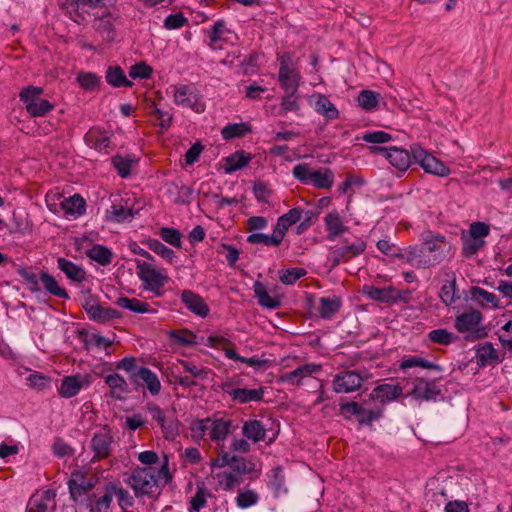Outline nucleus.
I'll return each mask as SVG.
<instances>
[{
	"label": "nucleus",
	"instance_id": "ea45409f",
	"mask_svg": "<svg viewBox=\"0 0 512 512\" xmlns=\"http://www.w3.org/2000/svg\"><path fill=\"white\" fill-rule=\"evenodd\" d=\"M242 434L247 439L257 443L265 440L266 428L259 420H248L242 426Z\"/></svg>",
	"mask_w": 512,
	"mask_h": 512
},
{
	"label": "nucleus",
	"instance_id": "c756f323",
	"mask_svg": "<svg viewBox=\"0 0 512 512\" xmlns=\"http://www.w3.org/2000/svg\"><path fill=\"white\" fill-rule=\"evenodd\" d=\"M232 420L224 418L211 419L209 423V438L211 441L224 442L231 433Z\"/></svg>",
	"mask_w": 512,
	"mask_h": 512
},
{
	"label": "nucleus",
	"instance_id": "f257e3e1",
	"mask_svg": "<svg viewBox=\"0 0 512 512\" xmlns=\"http://www.w3.org/2000/svg\"><path fill=\"white\" fill-rule=\"evenodd\" d=\"M166 94L173 99L177 106L189 108L196 113L205 111V103L202 101L199 91L191 85H170L166 89Z\"/></svg>",
	"mask_w": 512,
	"mask_h": 512
},
{
	"label": "nucleus",
	"instance_id": "f704fd0d",
	"mask_svg": "<svg viewBox=\"0 0 512 512\" xmlns=\"http://www.w3.org/2000/svg\"><path fill=\"white\" fill-rule=\"evenodd\" d=\"M212 478L217 483V489L226 492H233L242 482L240 475L228 471H221L212 474Z\"/></svg>",
	"mask_w": 512,
	"mask_h": 512
},
{
	"label": "nucleus",
	"instance_id": "bf43d9fd",
	"mask_svg": "<svg viewBox=\"0 0 512 512\" xmlns=\"http://www.w3.org/2000/svg\"><path fill=\"white\" fill-rule=\"evenodd\" d=\"M497 335L503 349L512 353V319L498 329Z\"/></svg>",
	"mask_w": 512,
	"mask_h": 512
},
{
	"label": "nucleus",
	"instance_id": "7c9ffc66",
	"mask_svg": "<svg viewBox=\"0 0 512 512\" xmlns=\"http://www.w3.org/2000/svg\"><path fill=\"white\" fill-rule=\"evenodd\" d=\"M303 217V209L295 207L290 209L287 213L281 215L277 219V223L274 227L275 232L283 240L288 229L299 222Z\"/></svg>",
	"mask_w": 512,
	"mask_h": 512
},
{
	"label": "nucleus",
	"instance_id": "ddd939ff",
	"mask_svg": "<svg viewBox=\"0 0 512 512\" xmlns=\"http://www.w3.org/2000/svg\"><path fill=\"white\" fill-rule=\"evenodd\" d=\"M82 306L89 318L99 323H106L120 317L117 310L110 307H103L92 296L85 297Z\"/></svg>",
	"mask_w": 512,
	"mask_h": 512
},
{
	"label": "nucleus",
	"instance_id": "0eeeda50",
	"mask_svg": "<svg viewBox=\"0 0 512 512\" xmlns=\"http://www.w3.org/2000/svg\"><path fill=\"white\" fill-rule=\"evenodd\" d=\"M136 273L145 289L152 291L156 296L162 295V288L169 279L165 273H162L153 264L141 261H137Z\"/></svg>",
	"mask_w": 512,
	"mask_h": 512
},
{
	"label": "nucleus",
	"instance_id": "774afa93",
	"mask_svg": "<svg viewBox=\"0 0 512 512\" xmlns=\"http://www.w3.org/2000/svg\"><path fill=\"white\" fill-rule=\"evenodd\" d=\"M456 279L455 277L443 284L440 290V297L446 305H451L458 298L456 296Z\"/></svg>",
	"mask_w": 512,
	"mask_h": 512
},
{
	"label": "nucleus",
	"instance_id": "09e8293b",
	"mask_svg": "<svg viewBox=\"0 0 512 512\" xmlns=\"http://www.w3.org/2000/svg\"><path fill=\"white\" fill-rule=\"evenodd\" d=\"M106 81L113 87H131L133 83L128 80L119 66L109 67L106 71Z\"/></svg>",
	"mask_w": 512,
	"mask_h": 512
},
{
	"label": "nucleus",
	"instance_id": "20e7f679",
	"mask_svg": "<svg viewBox=\"0 0 512 512\" xmlns=\"http://www.w3.org/2000/svg\"><path fill=\"white\" fill-rule=\"evenodd\" d=\"M126 483L133 489L136 496L152 495L158 488L156 471L152 468H136Z\"/></svg>",
	"mask_w": 512,
	"mask_h": 512
},
{
	"label": "nucleus",
	"instance_id": "e433bc0d",
	"mask_svg": "<svg viewBox=\"0 0 512 512\" xmlns=\"http://www.w3.org/2000/svg\"><path fill=\"white\" fill-rule=\"evenodd\" d=\"M61 208L67 217L77 218L85 213L86 202L80 195L75 194L65 198L61 202Z\"/></svg>",
	"mask_w": 512,
	"mask_h": 512
},
{
	"label": "nucleus",
	"instance_id": "c9c22d12",
	"mask_svg": "<svg viewBox=\"0 0 512 512\" xmlns=\"http://www.w3.org/2000/svg\"><path fill=\"white\" fill-rule=\"evenodd\" d=\"M230 30L226 27L223 20L217 21L209 31V47L212 49H221L222 43L228 41Z\"/></svg>",
	"mask_w": 512,
	"mask_h": 512
},
{
	"label": "nucleus",
	"instance_id": "0e129e2a",
	"mask_svg": "<svg viewBox=\"0 0 512 512\" xmlns=\"http://www.w3.org/2000/svg\"><path fill=\"white\" fill-rule=\"evenodd\" d=\"M379 97L380 95L377 92L363 90L358 96V103L363 109L370 111L378 105Z\"/></svg>",
	"mask_w": 512,
	"mask_h": 512
},
{
	"label": "nucleus",
	"instance_id": "49530a36",
	"mask_svg": "<svg viewBox=\"0 0 512 512\" xmlns=\"http://www.w3.org/2000/svg\"><path fill=\"white\" fill-rule=\"evenodd\" d=\"M253 289L255 296L258 299V303L261 306L269 309H275L280 306V300L276 297L270 296L263 283L256 281Z\"/></svg>",
	"mask_w": 512,
	"mask_h": 512
},
{
	"label": "nucleus",
	"instance_id": "aec40b11",
	"mask_svg": "<svg viewBox=\"0 0 512 512\" xmlns=\"http://www.w3.org/2000/svg\"><path fill=\"white\" fill-rule=\"evenodd\" d=\"M116 21V16L109 11H105L101 16L94 19L93 27L104 41L112 42L116 38Z\"/></svg>",
	"mask_w": 512,
	"mask_h": 512
},
{
	"label": "nucleus",
	"instance_id": "4468645a",
	"mask_svg": "<svg viewBox=\"0 0 512 512\" xmlns=\"http://www.w3.org/2000/svg\"><path fill=\"white\" fill-rule=\"evenodd\" d=\"M130 381L136 387L146 389L152 396L159 395L162 388L157 374L144 366L131 375Z\"/></svg>",
	"mask_w": 512,
	"mask_h": 512
},
{
	"label": "nucleus",
	"instance_id": "2f4dec72",
	"mask_svg": "<svg viewBox=\"0 0 512 512\" xmlns=\"http://www.w3.org/2000/svg\"><path fill=\"white\" fill-rule=\"evenodd\" d=\"M264 388L260 387L258 389H247V388H236L229 391V395L232 400L245 404L249 402H259L263 400L264 397Z\"/></svg>",
	"mask_w": 512,
	"mask_h": 512
},
{
	"label": "nucleus",
	"instance_id": "052dcab7",
	"mask_svg": "<svg viewBox=\"0 0 512 512\" xmlns=\"http://www.w3.org/2000/svg\"><path fill=\"white\" fill-rule=\"evenodd\" d=\"M150 250L162 257L164 260L172 263L175 258V253L172 249L165 246L162 242L157 239H150L147 242Z\"/></svg>",
	"mask_w": 512,
	"mask_h": 512
},
{
	"label": "nucleus",
	"instance_id": "6e6552de",
	"mask_svg": "<svg viewBox=\"0 0 512 512\" xmlns=\"http://www.w3.org/2000/svg\"><path fill=\"white\" fill-rule=\"evenodd\" d=\"M411 155L427 173L440 177L448 176L450 174V169L443 162L428 153L419 145L411 146Z\"/></svg>",
	"mask_w": 512,
	"mask_h": 512
},
{
	"label": "nucleus",
	"instance_id": "de8ad7c7",
	"mask_svg": "<svg viewBox=\"0 0 512 512\" xmlns=\"http://www.w3.org/2000/svg\"><path fill=\"white\" fill-rule=\"evenodd\" d=\"M251 159V156L244 151H237L225 158L224 170L226 173H232L245 167Z\"/></svg>",
	"mask_w": 512,
	"mask_h": 512
},
{
	"label": "nucleus",
	"instance_id": "6e6d98bb",
	"mask_svg": "<svg viewBox=\"0 0 512 512\" xmlns=\"http://www.w3.org/2000/svg\"><path fill=\"white\" fill-rule=\"evenodd\" d=\"M250 131V126L247 123H235L225 126L222 129L221 134L224 139H233L243 137Z\"/></svg>",
	"mask_w": 512,
	"mask_h": 512
},
{
	"label": "nucleus",
	"instance_id": "864d4df0",
	"mask_svg": "<svg viewBox=\"0 0 512 512\" xmlns=\"http://www.w3.org/2000/svg\"><path fill=\"white\" fill-rule=\"evenodd\" d=\"M259 501V494L251 489L240 490L235 498L237 507L247 509L256 505Z\"/></svg>",
	"mask_w": 512,
	"mask_h": 512
},
{
	"label": "nucleus",
	"instance_id": "c03bdc74",
	"mask_svg": "<svg viewBox=\"0 0 512 512\" xmlns=\"http://www.w3.org/2000/svg\"><path fill=\"white\" fill-rule=\"evenodd\" d=\"M40 281L42 282L44 289L51 295L63 299L68 298V293L66 292V290L60 287L55 277L50 275L46 271L40 272Z\"/></svg>",
	"mask_w": 512,
	"mask_h": 512
},
{
	"label": "nucleus",
	"instance_id": "338daca9",
	"mask_svg": "<svg viewBox=\"0 0 512 512\" xmlns=\"http://www.w3.org/2000/svg\"><path fill=\"white\" fill-rule=\"evenodd\" d=\"M306 273L304 268L282 269L279 271V278L283 284L291 285L305 276Z\"/></svg>",
	"mask_w": 512,
	"mask_h": 512
},
{
	"label": "nucleus",
	"instance_id": "5fc2aeb1",
	"mask_svg": "<svg viewBox=\"0 0 512 512\" xmlns=\"http://www.w3.org/2000/svg\"><path fill=\"white\" fill-rule=\"evenodd\" d=\"M399 367L403 370L413 368V367H420L424 369H435L437 371H440L441 368L432 362L427 361L426 359L418 356H411L408 358H404Z\"/></svg>",
	"mask_w": 512,
	"mask_h": 512
},
{
	"label": "nucleus",
	"instance_id": "79ce46f5",
	"mask_svg": "<svg viewBox=\"0 0 512 512\" xmlns=\"http://www.w3.org/2000/svg\"><path fill=\"white\" fill-rule=\"evenodd\" d=\"M85 141L91 148L101 152L109 146L110 137L106 132L92 128L86 133Z\"/></svg>",
	"mask_w": 512,
	"mask_h": 512
},
{
	"label": "nucleus",
	"instance_id": "58836bf2",
	"mask_svg": "<svg viewBox=\"0 0 512 512\" xmlns=\"http://www.w3.org/2000/svg\"><path fill=\"white\" fill-rule=\"evenodd\" d=\"M106 213L107 218L115 222H123L133 218L135 215V212L128 204V200L123 199L119 203H114Z\"/></svg>",
	"mask_w": 512,
	"mask_h": 512
},
{
	"label": "nucleus",
	"instance_id": "1a4fd4ad",
	"mask_svg": "<svg viewBox=\"0 0 512 512\" xmlns=\"http://www.w3.org/2000/svg\"><path fill=\"white\" fill-rule=\"evenodd\" d=\"M422 245L435 265L442 262L451 250V244L444 236L430 232L423 238Z\"/></svg>",
	"mask_w": 512,
	"mask_h": 512
},
{
	"label": "nucleus",
	"instance_id": "a878e982",
	"mask_svg": "<svg viewBox=\"0 0 512 512\" xmlns=\"http://www.w3.org/2000/svg\"><path fill=\"white\" fill-rule=\"evenodd\" d=\"M441 394V390L435 381L416 379L411 395L418 400H435Z\"/></svg>",
	"mask_w": 512,
	"mask_h": 512
},
{
	"label": "nucleus",
	"instance_id": "473e14b6",
	"mask_svg": "<svg viewBox=\"0 0 512 512\" xmlns=\"http://www.w3.org/2000/svg\"><path fill=\"white\" fill-rule=\"evenodd\" d=\"M471 298L476 301L483 308H499L500 299L492 292H489L478 286H473L470 289Z\"/></svg>",
	"mask_w": 512,
	"mask_h": 512
},
{
	"label": "nucleus",
	"instance_id": "8fccbe9b",
	"mask_svg": "<svg viewBox=\"0 0 512 512\" xmlns=\"http://www.w3.org/2000/svg\"><path fill=\"white\" fill-rule=\"evenodd\" d=\"M319 314L322 318H331L337 313L341 307L340 298L334 297H322L319 300Z\"/></svg>",
	"mask_w": 512,
	"mask_h": 512
},
{
	"label": "nucleus",
	"instance_id": "5701e85b",
	"mask_svg": "<svg viewBox=\"0 0 512 512\" xmlns=\"http://www.w3.org/2000/svg\"><path fill=\"white\" fill-rule=\"evenodd\" d=\"M181 301L190 312L202 318L208 316L210 312L204 299L191 290H183L181 292Z\"/></svg>",
	"mask_w": 512,
	"mask_h": 512
},
{
	"label": "nucleus",
	"instance_id": "cd10ccee",
	"mask_svg": "<svg viewBox=\"0 0 512 512\" xmlns=\"http://www.w3.org/2000/svg\"><path fill=\"white\" fill-rule=\"evenodd\" d=\"M401 394L402 388L399 385L381 384L370 393V399L385 405L399 398Z\"/></svg>",
	"mask_w": 512,
	"mask_h": 512
},
{
	"label": "nucleus",
	"instance_id": "2eb2a0df",
	"mask_svg": "<svg viewBox=\"0 0 512 512\" xmlns=\"http://www.w3.org/2000/svg\"><path fill=\"white\" fill-rule=\"evenodd\" d=\"M475 359L479 367L494 366L505 359V352L496 349L491 342L485 341L475 347Z\"/></svg>",
	"mask_w": 512,
	"mask_h": 512
},
{
	"label": "nucleus",
	"instance_id": "423d86ee",
	"mask_svg": "<svg viewBox=\"0 0 512 512\" xmlns=\"http://www.w3.org/2000/svg\"><path fill=\"white\" fill-rule=\"evenodd\" d=\"M366 249V243L356 238L353 241L344 239L341 245H336L330 248L328 256V263H330L331 269L337 267L339 264L348 262L354 257L361 255Z\"/></svg>",
	"mask_w": 512,
	"mask_h": 512
},
{
	"label": "nucleus",
	"instance_id": "13d9d810",
	"mask_svg": "<svg viewBox=\"0 0 512 512\" xmlns=\"http://www.w3.org/2000/svg\"><path fill=\"white\" fill-rule=\"evenodd\" d=\"M87 255L90 259L98 262L101 265H107L112 260L111 251L101 245H95L88 250Z\"/></svg>",
	"mask_w": 512,
	"mask_h": 512
},
{
	"label": "nucleus",
	"instance_id": "9d476101",
	"mask_svg": "<svg viewBox=\"0 0 512 512\" xmlns=\"http://www.w3.org/2000/svg\"><path fill=\"white\" fill-rule=\"evenodd\" d=\"M113 444L112 430L108 426L101 427L94 433L90 447L94 453L93 461L109 457Z\"/></svg>",
	"mask_w": 512,
	"mask_h": 512
},
{
	"label": "nucleus",
	"instance_id": "4d7b16f0",
	"mask_svg": "<svg viewBox=\"0 0 512 512\" xmlns=\"http://www.w3.org/2000/svg\"><path fill=\"white\" fill-rule=\"evenodd\" d=\"M270 481L269 485L273 489L274 494L276 496H279L282 492H286V488L284 487L285 484V477L284 473L281 467L277 466L274 467L271 470V473L269 475Z\"/></svg>",
	"mask_w": 512,
	"mask_h": 512
},
{
	"label": "nucleus",
	"instance_id": "7ed1b4c3",
	"mask_svg": "<svg viewBox=\"0 0 512 512\" xmlns=\"http://www.w3.org/2000/svg\"><path fill=\"white\" fill-rule=\"evenodd\" d=\"M44 90L38 86H27L19 94L20 100L24 103L26 111L32 117H43L51 110L54 105L41 96Z\"/></svg>",
	"mask_w": 512,
	"mask_h": 512
},
{
	"label": "nucleus",
	"instance_id": "a18cd8bd",
	"mask_svg": "<svg viewBox=\"0 0 512 512\" xmlns=\"http://www.w3.org/2000/svg\"><path fill=\"white\" fill-rule=\"evenodd\" d=\"M119 307L132 311L134 313H149L155 312L152 310L148 303L138 300L136 298H128L125 296L117 298L115 302Z\"/></svg>",
	"mask_w": 512,
	"mask_h": 512
},
{
	"label": "nucleus",
	"instance_id": "4c0bfd02",
	"mask_svg": "<svg viewBox=\"0 0 512 512\" xmlns=\"http://www.w3.org/2000/svg\"><path fill=\"white\" fill-rule=\"evenodd\" d=\"M58 268L66 275V277L75 282H82L86 278L85 270L73 263L72 261L60 257L57 260Z\"/></svg>",
	"mask_w": 512,
	"mask_h": 512
},
{
	"label": "nucleus",
	"instance_id": "f03ea898",
	"mask_svg": "<svg viewBox=\"0 0 512 512\" xmlns=\"http://www.w3.org/2000/svg\"><path fill=\"white\" fill-rule=\"evenodd\" d=\"M371 375L366 370H342L332 379V389L338 394H349L358 391Z\"/></svg>",
	"mask_w": 512,
	"mask_h": 512
},
{
	"label": "nucleus",
	"instance_id": "a19ab883",
	"mask_svg": "<svg viewBox=\"0 0 512 512\" xmlns=\"http://www.w3.org/2000/svg\"><path fill=\"white\" fill-rule=\"evenodd\" d=\"M105 383L110 388L111 396L116 399H122L128 392V383L118 373H112L104 377Z\"/></svg>",
	"mask_w": 512,
	"mask_h": 512
},
{
	"label": "nucleus",
	"instance_id": "412c9836",
	"mask_svg": "<svg viewBox=\"0 0 512 512\" xmlns=\"http://www.w3.org/2000/svg\"><path fill=\"white\" fill-rule=\"evenodd\" d=\"M362 293L371 300L386 304L394 303L401 299L400 291L391 286L378 288L372 285H365Z\"/></svg>",
	"mask_w": 512,
	"mask_h": 512
},
{
	"label": "nucleus",
	"instance_id": "f8f14e48",
	"mask_svg": "<svg viewBox=\"0 0 512 512\" xmlns=\"http://www.w3.org/2000/svg\"><path fill=\"white\" fill-rule=\"evenodd\" d=\"M369 149L374 154L384 156L389 163L399 171H406L411 164V155L405 149L397 147L383 148L377 146H371Z\"/></svg>",
	"mask_w": 512,
	"mask_h": 512
},
{
	"label": "nucleus",
	"instance_id": "4be33fe9",
	"mask_svg": "<svg viewBox=\"0 0 512 512\" xmlns=\"http://www.w3.org/2000/svg\"><path fill=\"white\" fill-rule=\"evenodd\" d=\"M482 321V314L471 309L456 316L455 328L459 333H475Z\"/></svg>",
	"mask_w": 512,
	"mask_h": 512
},
{
	"label": "nucleus",
	"instance_id": "37998d69",
	"mask_svg": "<svg viewBox=\"0 0 512 512\" xmlns=\"http://www.w3.org/2000/svg\"><path fill=\"white\" fill-rule=\"evenodd\" d=\"M334 183V173L328 169L313 170L310 184L318 189H329Z\"/></svg>",
	"mask_w": 512,
	"mask_h": 512
},
{
	"label": "nucleus",
	"instance_id": "680f3d73",
	"mask_svg": "<svg viewBox=\"0 0 512 512\" xmlns=\"http://www.w3.org/2000/svg\"><path fill=\"white\" fill-rule=\"evenodd\" d=\"M427 338L435 344L447 346V345L451 344L455 340L456 337L454 336L453 333L449 332L446 329L441 328V329L431 330L427 334Z\"/></svg>",
	"mask_w": 512,
	"mask_h": 512
},
{
	"label": "nucleus",
	"instance_id": "393cba45",
	"mask_svg": "<svg viewBox=\"0 0 512 512\" xmlns=\"http://www.w3.org/2000/svg\"><path fill=\"white\" fill-rule=\"evenodd\" d=\"M403 257L408 264L417 269H426L435 265L423 245L408 248Z\"/></svg>",
	"mask_w": 512,
	"mask_h": 512
},
{
	"label": "nucleus",
	"instance_id": "72a5a7b5",
	"mask_svg": "<svg viewBox=\"0 0 512 512\" xmlns=\"http://www.w3.org/2000/svg\"><path fill=\"white\" fill-rule=\"evenodd\" d=\"M325 228L328 232L327 239L333 241L337 236L346 231L343 219L339 212L333 210L324 217Z\"/></svg>",
	"mask_w": 512,
	"mask_h": 512
},
{
	"label": "nucleus",
	"instance_id": "e2e57ef3",
	"mask_svg": "<svg viewBox=\"0 0 512 512\" xmlns=\"http://www.w3.org/2000/svg\"><path fill=\"white\" fill-rule=\"evenodd\" d=\"M210 496L204 485H198L195 495L190 500V510L199 512L207 503V498Z\"/></svg>",
	"mask_w": 512,
	"mask_h": 512
},
{
	"label": "nucleus",
	"instance_id": "603ef678",
	"mask_svg": "<svg viewBox=\"0 0 512 512\" xmlns=\"http://www.w3.org/2000/svg\"><path fill=\"white\" fill-rule=\"evenodd\" d=\"M247 242L250 244H263L266 246L277 247L282 243V239L273 229V233L271 235L253 233L247 237Z\"/></svg>",
	"mask_w": 512,
	"mask_h": 512
},
{
	"label": "nucleus",
	"instance_id": "39448f33",
	"mask_svg": "<svg viewBox=\"0 0 512 512\" xmlns=\"http://www.w3.org/2000/svg\"><path fill=\"white\" fill-rule=\"evenodd\" d=\"M280 64L278 81L285 92L296 93L300 83V72L297 69L291 53H284L278 56Z\"/></svg>",
	"mask_w": 512,
	"mask_h": 512
},
{
	"label": "nucleus",
	"instance_id": "f3484780",
	"mask_svg": "<svg viewBox=\"0 0 512 512\" xmlns=\"http://www.w3.org/2000/svg\"><path fill=\"white\" fill-rule=\"evenodd\" d=\"M56 507V492L47 489L35 492L29 499L26 512H53Z\"/></svg>",
	"mask_w": 512,
	"mask_h": 512
},
{
	"label": "nucleus",
	"instance_id": "a211bd4d",
	"mask_svg": "<svg viewBox=\"0 0 512 512\" xmlns=\"http://www.w3.org/2000/svg\"><path fill=\"white\" fill-rule=\"evenodd\" d=\"M320 364L308 363L296 368L293 371L281 375L278 379L279 383L288 384L291 386H300L305 378L312 376L321 371Z\"/></svg>",
	"mask_w": 512,
	"mask_h": 512
},
{
	"label": "nucleus",
	"instance_id": "dca6fc26",
	"mask_svg": "<svg viewBox=\"0 0 512 512\" xmlns=\"http://www.w3.org/2000/svg\"><path fill=\"white\" fill-rule=\"evenodd\" d=\"M92 383L89 374H77L65 376L58 389V393L63 398H71L76 396L82 389L88 388Z\"/></svg>",
	"mask_w": 512,
	"mask_h": 512
},
{
	"label": "nucleus",
	"instance_id": "69168bd1",
	"mask_svg": "<svg viewBox=\"0 0 512 512\" xmlns=\"http://www.w3.org/2000/svg\"><path fill=\"white\" fill-rule=\"evenodd\" d=\"M112 163L118 174L122 178H126L130 175L132 166L136 163L134 158H125L122 156H115L112 158Z\"/></svg>",
	"mask_w": 512,
	"mask_h": 512
},
{
	"label": "nucleus",
	"instance_id": "9b49d317",
	"mask_svg": "<svg viewBox=\"0 0 512 512\" xmlns=\"http://www.w3.org/2000/svg\"><path fill=\"white\" fill-rule=\"evenodd\" d=\"M340 410L346 418L356 416L360 424L370 425L382 417L383 411L380 408L365 409L360 403L352 401L340 405Z\"/></svg>",
	"mask_w": 512,
	"mask_h": 512
},
{
	"label": "nucleus",
	"instance_id": "b1692460",
	"mask_svg": "<svg viewBox=\"0 0 512 512\" xmlns=\"http://www.w3.org/2000/svg\"><path fill=\"white\" fill-rule=\"evenodd\" d=\"M310 104L327 121H332L339 117V111L336 106L323 94L312 95L310 97Z\"/></svg>",
	"mask_w": 512,
	"mask_h": 512
},
{
	"label": "nucleus",
	"instance_id": "6ab92c4d",
	"mask_svg": "<svg viewBox=\"0 0 512 512\" xmlns=\"http://www.w3.org/2000/svg\"><path fill=\"white\" fill-rule=\"evenodd\" d=\"M147 410L152 419H154L161 427L165 438L172 439L178 434V422L176 419L168 418L165 412L155 404H148Z\"/></svg>",
	"mask_w": 512,
	"mask_h": 512
},
{
	"label": "nucleus",
	"instance_id": "c85d7f7f",
	"mask_svg": "<svg viewBox=\"0 0 512 512\" xmlns=\"http://www.w3.org/2000/svg\"><path fill=\"white\" fill-rule=\"evenodd\" d=\"M62 9L76 23L84 22L92 10L81 0H64Z\"/></svg>",
	"mask_w": 512,
	"mask_h": 512
},
{
	"label": "nucleus",
	"instance_id": "bb28decb",
	"mask_svg": "<svg viewBox=\"0 0 512 512\" xmlns=\"http://www.w3.org/2000/svg\"><path fill=\"white\" fill-rule=\"evenodd\" d=\"M68 486L71 498L77 501L79 497L84 495L88 490L92 489L94 484L90 479L86 477L85 473L81 471H75L71 474V477L68 481Z\"/></svg>",
	"mask_w": 512,
	"mask_h": 512
},
{
	"label": "nucleus",
	"instance_id": "3c124183",
	"mask_svg": "<svg viewBox=\"0 0 512 512\" xmlns=\"http://www.w3.org/2000/svg\"><path fill=\"white\" fill-rule=\"evenodd\" d=\"M462 240V254L465 257H471L481 250L485 244L484 240H480L471 236L470 234L463 232L461 236Z\"/></svg>",
	"mask_w": 512,
	"mask_h": 512
}]
</instances>
